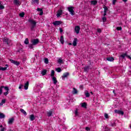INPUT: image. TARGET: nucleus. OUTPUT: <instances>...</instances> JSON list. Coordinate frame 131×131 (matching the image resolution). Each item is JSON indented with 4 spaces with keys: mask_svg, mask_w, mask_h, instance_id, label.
I'll use <instances>...</instances> for the list:
<instances>
[{
    "mask_svg": "<svg viewBox=\"0 0 131 131\" xmlns=\"http://www.w3.org/2000/svg\"><path fill=\"white\" fill-rule=\"evenodd\" d=\"M13 3L16 6H20L21 5V3L19 0H13Z\"/></svg>",
    "mask_w": 131,
    "mask_h": 131,
    "instance_id": "obj_10",
    "label": "nucleus"
},
{
    "mask_svg": "<svg viewBox=\"0 0 131 131\" xmlns=\"http://www.w3.org/2000/svg\"><path fill=\"white\" fill-rule=\"evenodd\" d=\"M62 11L60 10L58 11L57 14L56 15L57 17H59L61 15H62Z\"/></svg>",
    "mask_w": 131,
    "mask_h": 131,
    "instance_id": "obj_15",
    "label": "nucleus"
},
{
    "mask_svg": "<svg viewBox=\"0 0 131 131\" xmlns=\"http://www.w3.org/2000/svg\"><path fill=\"white\" fill-rule=\"evenodd\" d=\"M39 42V40L38 39H33V46H36Z\"/></svg>",
    "mask_w": 131,
    "mask_h": 131,
    "instance_id": "obj_12",
    "label": "nucleus"
},
{
    "mask_svg": "<svg viewBox=\"0 0 131 131\" xmlns=\"http://www.w3.org/2000/svg\"><path fill=\"white\" fill-rule=\"evenodd\" d=\"M121 29H122L121 27H117V30H121Z\"/></svg>",
    "mask_w": 131,
    "mask_h": 131,
    "instance_id": "obj_52",
    "label": "nucleus"
},
{
    "mask_svg": "<svg viewBox=\"0 0 131 131\" xmlns=\"http://www.w3.org/2000/svg\"><path fill=\"white\" fill-rule=\"evenodd\" d=\"M90 93H91V94H92V95H93V92H91Z\"/></svg>",
    "mask_w": 131,
    "mask_h": 131,
    "instance_id": "obj_64",
    "label": "nucleus"
},
{
    "mask_svg": "<svg viewBox=\"0 0 131 131\" xmlns=\"http://www.w3.org/2000/svg\"><path fill=\"white\" fill-rule=\"evenodd\" d=\"M29 22L30 24H31V29H32V28H33V20L29 19Z\"/></svg>",
    "mask_w": 131,
    "mask_h": 131,
    "instance_id": "obj_19",
    "label": "nucleus"
},
{
    "mask_svg": "<svg viewBox=\"0 0 131 131\" xmlns=\"http://www.w3.org/2000/svg\"><path fill=\"white\" fill-rule=\"evenodd\" d=\"M54 75H55V71L52 70V71H51V76L52 77H54Z\"/></svg>",
    "mask_w": 131,
    "mask_h": 131,
    "instance_id": "obj_36",
    "label": "nucleus"
},
{
    "mask_svg": "<svg viewBox=\"0 0 131 131\" xmlns=\"http://www.w3.org/2000/svg\"><path fill=\"white\" fill-rule=\"evenodd\" d=\"M106 60L107 61H110V62H112V61H114V58L113 57H108Z\"/></svg>",
    "mask_w": 131,
    "mask_h": 131,
    "instance_id": "obj_25",
    "label": "nucleus"
},
{
    "mask_svg": "<svg viewBox=\"0 0 131 131\" xmlns=\"http://www.w3.org/2000/svg\"><path fill=\"white\" fill-rule=\"evenodd\" d=\"M104 117H105V118H106V119L109 118V116H108V114H106V113H105V114H104Z\"/></svg>",
    "mask_w": 131,
    "mask_h": 131,
    "instance_id": "obj_46",
    "label": "nucleus"
},
{
    "mask_svg": "<svg viewBox=\"0 0 131 131\" xmlns=\"http://www.w3.org/2000/svg\"><path fill=\"white\" fill-rule=\"evenodd\" d=\"M121 57H122V58H125V57H128V56L126 55V53H125V54H122L121 55Z\"/></svg>",
    "mask_w": 131,
    "mask_h": 131,
    "instance_id": "obj_38",
    "label": "nucleus"
},
{
    "mask_svg": "<svg viewBox=\"0 0 131 131\" xmlns=\"http://www.w3.org/2000/svg\"><path fill=\"white\" fill-rule=\"evenodd\" d=\"M5 130H6V128L5 127H3L2 129H1V131H5Z\"/></svg>",
    "mask_w": 131,
    "mask_h": 131,
    "instance_id": "obj_56",
    "label": "nucleus"
},
{
    "mask_svg": "<svg viewBox=\"0 0 131 131\" xmlns=\"http://www.w3.org/2000/svg\"><path fill=\"white\" fill-rule=\"evenodd\" d=\"M24 43L25 45H28V43H29V41L28 40V38H26V39L24 41Z\"/></svg>",
    "mask_w": 131,
    "mask_h": 131,
    "instance_id": "obj_31",
    "label": "nucleus"
},
{
    "mask_svg": "<svg viewBox=\"0 0 131 131\" xmlns=\"http://www.w3.org/2000/svg\"><path fill=\"white\" fill-rule=\"evenodd\" d=\"M30 120H31V121H33V115H31L30 116Z\"/></svg>",
    "mask_w": 131,
    "mask_h": 131,
    "instance_id": "obj_48",
    "label": "nucleus"
},
{
    "mask_svg": "<svg viewBox=\"0 0 131 131\" xmlns=\"http://www.w3.org/2000/svg\"><path fill=\"white\" fill-rule=\"evenodd\" d=\"M59 30H60L61 33H62V32H63V30L62 29V28H60Z\"/></svg>",
    "mask_w": 131,
    "mask_h": 131,
    "instance_id": "obj_57",
    "label": "nucleus"
},
{
    "mask_svg": "<svg viewBox=\"0 0 131 131\" xmlns=\"http://www.w3.org/2000/svg\"><path fill=\"white\" fill-rule=\"evenodd\" d=\"M69 75V73L67 72L63 74V75L62 76V79H64V78H66V77H67Z\"/></svg>",
    "mask_w": 131,
    "mask_h": 131,
    "instance_id": "obj_14",
    "label": "nucleus"
},
{
    "mask_svg": "<svg viewBox=\"0 0 131 131\" xmlns=\"http://www.w3.org/2000/svg\"><path fill=\"white\" fill-rule=\"evenodd\" d=\"M35 86L38 89H42V88L43 86V84L38 83L35 85Z\"/></svg>",
    "mask_w": 131,
    "mask_h": 131,
    "instance_id": "obj_11",
    "label": "nucleus"
},
{
    "mask_svg": "<svg viewBox=\"0 0 131 131\" xmlns=\"http://www.w3.org/2000/svg\"><path fill=\"white\" fill-rule=\"evenodd\" d=\"M80 30V27L79 26H77L75 27V31L77 34L79 33V31Z\"/></svg>",
    "mask_w": 131,
    "mask_h": 131,
    "instance_id": "obj_6",
    "label": "nucleus"
},
{
    "mask_svg": "<svg viewBox=\"0 0 131 131\" xmlns=\"http://www.w3.org/2000/svg\"><path fill=\"white\" fill-rule=\"evenodd\" d=\"M81 106L82 108H86V103L85 102L81 103Z\"/></svg>",
    "mask_w": 131,
    "mask_h": 131,
    "instance_id": "obj_24",
    "label": "nucleus"
},
{
    "mask_svg": "<svg viewBox=\"0 0 131 131\" xmlns=\"http://www.w3.org/2000/svg\"><path fill=\"white\" fill-rule=\"evenodd\" d=\"M85 129H86V130H90V128L88 127H86L85 128Z\"/></svg>",
    "mask_w": 131,
    "mask_h": 131,
    "instance_id": "obj_58",
    "label": "nucleus"
},
{
    "mask_svg": "<svg viewBox=\"0 0 131 131\" xmlns=\"http://www.w3.org/2000/svg\"><path fill=\"white\" fill-rule=\"evenodd\" d=\"M25 15V13L24 12H21L20 13H19V16L23 17H24V15Z\"/></svg>",
    "mask_w": 131,
    "mask_h": 131,
    "instance_id": "obj_39",
    "label": "nucleus"
},
{
    "mask_svg": "<svg viewBox=\"0 0 131 131\" xmlns=\"http://www.w3.org/2000/svg\"><path fill=\"white\" fill-rule=\"evenodd\" d=\"M107 0H102L101 1V3L102 4H103V5H105V4H106V3H107Z\"/></svg>",
    "mask_w": 131,
    "mask_h": 131,
    "instance_id": "obj_45",
    "label": "nucleus"
},
{
    "mask_svg": "<svg viewBox=\"0 0 131 131\" xmlns=\"http://www.w3.org/2000/svg\"><path fill=\"white\" fill-rule=\"evenodd\" d=\"M103 8H104V12H107V11H108V8H107V7L104 6Z\"/></svg>",
    "mask_w": 131,
    "mask_h": 131,
    "instance_id": "obj_44",
    "label": "nucleus"
},
{
    "mask_svg": "<svg viewBox=\"0 0 131 131\" xmlns=\"http://www.w3.org/2000/svg\"><path fill=\"white\" fill-rule=\"evenodd\" d=\"M6 103V99H2V102L0 103V106H3Z\"/></svg>",
    "mask_w": 131,
    "mask_h": 131,
    "instance_id": "obj_27",
    "label": "nucleus"
},
{
    "mask_svg": "<svg viewBox=\"0 0 131 131\" xmlns=\"http://www.w3.org/2000/svg\"><path fill=\"white\" fill-rule=\"evenodd\" d=\"M75 115H76V116H77L78 115V112L77 111V110H76L75 111Z\"/></svg>",
    "mask_w": 131,
    "mask_h": 131,
    "instance_id": "obj_49",
    "label": "nucleus"
},
{
    "mask_svg": "<svg viewBox=\"0 0 131 131\" xmlns=\"http://www.w3.org/2000/svg\"><path fill=\"white\" fill-rule=\"evenodd\" d=\"M124 3H126L127 2V0H122Z\"/></svg>",
    "mask_w": 131,
    "mask_h": 131,
    "instance_id": "obj_60",
    "label": "nucleus"
},
{
    "mask_svg": "<svg viewBox=\"0 0 131 131\" xmlns=\"http://www.w3.org/2000/svg\"><path fill=\"white\" fill-rule=\"evenodd\" d=\"M4 9H5V6L0 2V10H4Z\"/></svg>",
    "mask_w": 131,
    "mask_h": 131,
    "instance_id": "obj_32",
    "label": "nucleus"
},
{
    "mask_svg": "<svg viewBox=\"0 0 131 131\" xmlns=\"http://www.w3.org/2000/svg\"><path fill=\"white\" fill-rule=\"evenodd\" d=\"M107 12H104L103 16H106Z\"/></svg>",
    "mask_w": 131,
    "mask_h": 131,
    "instance_id": "obj_59",
    "label": "nucleus"
},
{
    "mask_svg": "<svg viewBox=\"0 0 131 131\" xmlns=\"http://www.w3.org/2000/svg\"><path fill=\"white\" fill-rule=\"evenodd\" d=\"M73 46H74V47H76V46H77V38H74V40L73 41Z\"/></svg>",
    "mask_w": 131,
    "mask_h": 131,
    "instance_id": "obj_13",
    "label": "nucleus"
},
{
    "mask_svg": "<svg viewBox=\"0 0 131 131\" xmlns=\"http://www.w3.org/2000/svg\"><path fill=\"white\" fill-rule=\"evenodd\" d=\"M101 31H102L100 30V29H97V32H99V33H101Z\"/></svg>",
    "mask_w": 131,
    "mask_h": 131,
    "instance_id": "obj_54",
    "label": "nucleus"
},
{
    "mask_svg": "<svg viewBox=\"0 0 131 131\" xmlns=\"http://www.w3.org/2000/svg\"><path fill=\"white\" fill-rule=\"evenodd\" d=\"M57 62L59 64H62V63H63V60L62 58H59L57 60Z\"/></svg>",
    "mask_w": 131,
    "mask_h": 131,
    "instance_id": "obj_28",
    "label": "nucleus"
},
{
    "mask_svg": "<svg viewBox=\"0 0 131 131\" xmlns=\"http://www.w3.org/2000/svg\"><path fill=\"white\" fill-rule=\"evenodd\" d=\"M14 120L15 119H14V118H11L9 119L8 121V124H10V125L13 124V123L14 122Z\"/></svg>",
    "mask_w": 131,
    "mask_h": 131,
    "instance_id": "obj_7",
    "label": "nucleus"
},
{
    "mask_svg": "<svg viewBox=\"0 0 131 131\" xmlns=\"http://www.w3.org/2000/svg\"><path fill=\"white\" fill-rule=\"evenodd\" d=\"M10 61L11 63L14 64V65H16V66H19L20 65V62H19V61L14 60L13 59H10Z\"/></svg>",
    "mask_w": 131,
    "mask_h": 131,
    "instance_id": "obj_3",
    "label": "nucleus"
},
{
    "mask_svg": "<svg viewBox=\"0 0 131 131\" xmlns=\"http://www.w3.org/2000/svg\"><path fill=\"white\" fill-rule=\"evenodd\" d=\"M41 74H42V75H46V74H47V70H43L41 71Z\"/></svg>",
    "mask_w": 131,
    "mask_h": 131,
    "instance_id": "obj_26",
    "label": "nucleus"
},
{
    "mask_svg": "<svg viewBox=\"0 0 131 131\" xmlns=\"http://www.w3.org/2000/svg\"><path fill=\"white\" fill-rule=\"evenodd\" d=\"M8 94H9V91H7L6 92H5V93H4V95L5 96H7V95H8Z\"/></svg>",
    "mask_w": 131,
    "mask_h": 131,
    "instance_id": "obj_53",
    "label": "nucleus"
},
{
    "mask_svg": "<svg viewBox=\"0 0 131 131\" xmlns=\"http://www.w3.org/2000/svg\"><path fill=\"white\" fill-rule=\"evenodd\" d=\"M55 71H57V72H60L61 71V68H58L56 69Z\"/></svg>",
    "mask_w": 131,
    "mask_h": 131,
    "instance_id": "obj_41",
    "label": "nucleus"
},
{
    "mask_svg": "<svg viewBox=\"0 0 131 131\" xmlns=\"http://www.w3.org/2000/svg\"><path fill=\"white\" fill-rule=\"evenodd\" d=\"M31 44H29V49H32L33 48V39H32L31 40Z\"/></svg>",
    "mask_w": 131,
    "mask_h": 131,
    "instance_id": "obj_17",
    "label": "nucleus"
},
{
    "mask_svg": "<svg viewBox=\"0 0 131 131\" xmlns=\"http://www.w3.org/2000/svg\"><path fill=\"white\" fill-rule=\"evenodd\" d=\"M119 111H120L119 110H115V113H117V114H119Z\"/></svg>",
    "mask_w": 131,
    "mask_h": 131,
    "instance_id": "obj_50",
    "label": "nucleus"
},
{
    "mask_svg": "<svg viewBox=\"0 0 131 131\" xmlns=\"http://www.w3.org/2000/svg\"><path fill=\"white\" fill-rule=\"evenodd\" d=\"M89 69H90V67L87 66L84 68V71H85V72H88Z\"/></svg>",
    "mask_w": 131,
    "mask_h": 131,
    "instance_id": "obj_29",
    "label": "nucleus"
},
{
    "mask_svg": "<svg viewBox=\"0 0 131 131\" xmlns=\"http://www.w3.org/2000/svg\"><path fill=\"white\" fill-rule=\"evenodd\" d=\"M20 112H21V113H23V114H24V115L25 116L27 115V113H26V112L25 111L24 109H22V108L20 109Z\"/></svg>",
    "mask_w": 131,
    "mask_h": 131,
    "instance_id": "obj_23",
    "label": "nucleus"
},
{
    "mask_svg": "<svg viewBox=\"0 0 131 131\" xmlns=\"http://www.w3.org/2000/svg\"><path fill=\"white\" fill-rule=\"evenodd\" d=\"M116 124L115 123V122L114 121H113L111 122V126H115Z\"/></svg>",
    "mask_w": 131,
    "mask_h": 131,
    "instance_id": "obj_33",
    "label": "nucleus"
},
{
    "mask_svg": "<svg viewBox=\"0 0 131 131\" xmlns=\"http://www.w3.org/2000/svg\"><path fill=\"white\" fill-rule=\"evenodd\" d=\"M72 45V43H69V46H71Z\"/></svg>",
    "mask_w": 131,
    "mask_h": 131,
    "instance_id": "obj_62",
    "label": "nucleus"
},
{
    "mask_svg": "<svg viewBox=\"0 0 131 131\" xmlns=\"http://www.w3.org/2000/svg\"><path fill=\"white\" fill-rule=\"evenodd\" d=\"M60 41L62 45L64 44V37H63V36H60Z\"/></svg>",
    "mask_w": 131,
    "mask_h": 131,
    "instance_id": "obj_22",
    "label": "nucleus"
},
{
    "mask_svg": "<svg viewBox=\"0 0 131 131\" xmlns=\"http://www.w3.org/2000/svg\"><path fill=\"white\" fill-rule=\"evenodd\" d=\"M68 10L72 16H74V8L73 7H68Z\"/></svg>",
    "mask_w": 131,
    "mask_h": 131,
    "instance_id": "obj_2",
    "label": "nucleus"
},
{
    "mask_svg": "<svg viewBox=\"0 0 131 131\" xmlns=\"http://www.w3.org/2000/svg\"><path fill=\"white\" fill-rule=\"evenodd\" d=\"M4 42L5 45H9L10 42H11V40L9 39V38L7 37H5L3 40Z\"/></svg>",
    "mask_w": 131,
    "mask_h": 131,
    "instance_id": "obj_4",
    "label": "nucleus"
},
{
    "mask_svg": "<svg viewBox=\"0 0 131 131\" xmlns=\"http://www.w3.org/2000/svg\"><path fill=\"white\" fill-rule=\"evenodd\" d=\"M4 89L7 91V92H9V91H10V89H9V87L8 86H4Z\"/></svg>",
    "mask_w": 131,
    "mask_h": 131,
    "instance_id": "obj_42",
    "label": "nucleus"
},
{
    "mask_svg": "<svg viewBox=\"0 0 131 131\" xmlns=\"http://www.w3.org/2000/svg\"><path fill=\"white\" fill-rule=\"evenodd\" d=\"M117 0H113V4L115 5V3H116Z\"/></svg>",
    "mask_w": 131,
    "mask_h": 131,
    "instance_id": "obj_55",
    "label": "nucleus"
},
{
    "mask_svg": "<svg viewBox=\"0 0 131 131\" xmlns=\"http://www.w3.org/2000/svg\"><path fill=\"white\" fill-rule=\"evenodd\" d=\"M52 24L54 25V26H59V25H61L62 24V22L61 21H54Z\"/></svg>",
    "mask_w": 131,
    "mask_h": 131,
    "instance_id": "obj_5",
    "label": "nucleus"
},
{
    "mask_svg": "<svg viewBox=\"0 0 131 131\" xmlns=\"http://www.w3.org/2000/svg\"><path fill=\"white\" fill-rule=\"evenodd\" d=\"M97 3L98 2L96 1H93L91 2L92 5H94V6L97 5Z\"/></svg>",
    "mask_w": 131,
    "mask_h": 131,
    "instance_id": "obj_35",
    "label": "nucleus"
},
{
    "mask_svg": "<svg viewBox=\"0 0 131 131\" xmlns=\"http://www.w3.org/2000/svg\"><path fill=\"white\" fill-rule=\"evenodd\" d=\"M44 62L45 64H49V59L48 58H45Z\"/></svg>",
    "mask_w": 131,
    "mask_h": 131,
    "instance_id": "obj_40",
    "label": "nucleus"
},
{
    "mask_svg": "<svg viewBox=\"0 0 131 131\" xmlns=\"http://www.w3.org/2000/svg\"><path fill=\"white\" fill-rule=\"evenodd\" d=\"M37 11L38 12H40V13H39L40 16H42V15L43 14V11H42V9L38 8L37 9Z\"/></svg>",
    "mask_w": 131,
    "mask_h": 131,
    "instance_id": "obj_9",
    "label": "nucleus"
},
{
    "mask_svg": "<svg viewBox=\"0 0 131 131\" xmlns=\"http://www.w3.org/2000/svg\"><path fill=\"white\" fill-rule=\"evenodd\" d=\"M3 89H4V86H2L0 88V95L3 94Z\"/></svg>",
    "mask_w": 131,
    "mask_h": 131,
    "instance_id": "obj_37",
    "label": "nucleus"
},
{
    "mask_svg": "<svg viewBox=\"0 0 131 131\" xmlns=\"http://www.w3.org/2000/svg\"><path fill=\"white\" fill-rule=\"evenodd\" d=\"M37 56H38V54L35 55V57H36V58L37 57Z\"/></svg>",
    "mask_w": 131,
    "mask_h": 131,
    "instance_id": "obj_61",
    "label": "nucleus"
},
{
    "mask_svg": "<svg viewBox=\"0 0 131 131\" xmlns=\"http://www.w3.org/2000/svg\"><path fill=\"white\" fill-rule=\"evenodd\" d=\"M5 117V116L4 114L0 113V119H3Z\"/></svg>",
    "mask_w": 131,
    "mask_h": 131,
    "instance_id": "obj_34",
    "label": "nucleus"
},
{
    "mask_svg": "<svg viewBox=\"0 0 131 131\" xmlns=\"http://www.w3.org/2000/svg\"><path fill=\"white\" fill-rule=\"evenodd\" d=\"M0 127H3V125H0Z\"/></svg>",
    "mask_w": 131,
    "mask_h": 131,
    "instance_id": "obj_63",
    "label": "nucleus"
},
{
    "mask_svg": "<svg viewBox=\"0 0 131 131\" xmlns=\"http://www.w3.org/2000/svg\"><path fill=\"white\" fill-rule=\"evenodd\" d=\"M47 115H48V116H49L50 117V116H51L53 115V112H52V111L48 112L47 113Z\"/></svg>",
    "mask_w": 131,
    "mask_h": 131,
    "instance_id": "obj_30",
    "label": "nucleus"
},
{
    "mask_svg": "<svg viewBox=\"0 0 131 131\" xmlns=\"http://www.w3.org/2000/svg\"><path fill=\"white\" fill-rule=\"evenodd\" d=\"M119 114H121V115H123V114H124V113L123 112V111H119Z\"/></svg>",
    "mask_w": 131,
    "mask_h": 131,
    "instance_id": "obj_47",
    "label": "nucleus"
},
{
    "mask_svg": "<svg viewBox=\"0 0 131 131\" xmlns=\"http://www.w3.org/2000/svg\"><path fill=\"white\" fill-rule=\"evenodd\" d=\"M85 96L86 97V98H89L90 97V93H89L88 91H85Z\"/></svg>",
    "mask_w": 131,
    "mask_h": 131,
    "instance_id": "obj_21",
    "label": "nucleus"
},
{
    "mask_svg": "<svg viewBox=\"0 0 131 131\" xmlns=\"http://www.w3.org/2000/svg\"><path fill=\"white\" fill-rule=\"evenodd\" d=\"M29 85V82L27 81V82L25 83L24 85L23 84L19 85L18 89L19 90H21V89L24 88L25 90H28Z\"/></svg>",
    "mask_w": 131,
    "mask_h": 131,
    "instance_id": "obj_1",
    "label": "nucleus"
},
{
    "mask_svg": "<svg viewBox=\"0 0 131 131\" xmlns=\"http://www.w3.org/2000/svg\"><path fill=\"white\" fill-rule=\"evenodd\" d=\"M5 66H6V67H5V68H3L0 66V71H6V70H7V69L8 68V67H9V65L6 64Z\"/></svg>",
    "mask_w": 131,
    "mask_h": 131,
    "instance_id": "obj_8",
    "label": "nucleus"
},
{
    "mask_svg": "<svg viewBox=\"0 0 131 131\" xmlns=\"http://www.w3.org/2000/svg\"><path fill=\"white\" fill-rule=\"evenodd\" d=\"M33 4L36 6L39 5V0H33Z\"/></svg>",
    "mask_w": 131,
    "mask_h": 131,
    "instance_id": "obj_16",
    "label": "nucleus"
},
{
    "mask_svg": "<svg viewBox=\"0 0 131 131\" xmlns=\"http://www.w3.org/2000/svg\"><path fill=\"white\" fill-rule=\"evenodd\" d=\"M102 19L103 23L106 22V21L107 20V18H106V17H102Z\"/></svg>",
    "mask_w": 131,
    "mask_h": 131,
    "instance_id": "obj_43",
    "label": "nucleus"
},
{
    "mask_svg": "<svg viewBox=\"0 0 131 131\" xmlns=\"http://www.w3.org/2000/svg\"><path fill=\"white\" fill-rule=\"evenodd\" d=\"M35 25H36V23L35 21H33V28H34V27H35Z\"/></svg>",
    "mask_w": 131,
    "mask_h": 131,
    "instance_id": "obj_51",
    "label": "nucleus"
},
{
    "mask_svg": "<svg viewBox=\"0 0 131 131\" xmlns=\"http://www.w3.org/2000/svg\"><path fill=\"white\" fill-rule=\"evenodd\" d=\"M73 90L72 94H73V95H76V94H77V90L75 88H73Z\"/></svg>",
    "mask_w": 131,
    "mask_h": 131,
    "instance_id": "obj_20",
    "label": "nucleus"
},
{
    "mask_svg": "<svg viewBox=\"0 0 131 131\" xmlns=\"http://www.w3.org/2000/svg\"><path fill=\"white\" fill-rule=\"evenodd\" d=\"M52 80H53V83H54V84H56V83H57V82H58V81H57V78L55 77H52Z\"/></svg>",
    "mask_w": 131,
    "mask_h": 131,
    "instance_id": "obj_18",
    "label": "nucleus"
}]
</instances>
